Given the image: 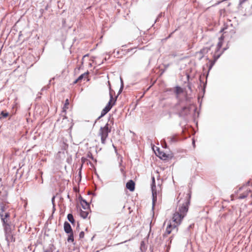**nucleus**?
Instances as JSON below:
<instances>
[{
  "mask_svg": "<svg viewBox=\"0 0 252 252\" xmlns=\"http://www.w3.org/2000/svg\"><path fill=\"white\" fill-rule=\"evenodd\" d=\"M190 193H189L187 194L185 198V202L184 203L182 206H180L178 210H176L173 214L172 221L167 225L166 232L163 235V237H165L167 235L169 234L173 229H176V231H177L178 228H177V227L180 224L183 219L188 211V206L190 203Z\"/></svg>",
  "mask_w": 252,
  "mask_h": 252,
  "instance_id": "f257e3e1",
  "label": "nucleus"
},
{
  "mask_svg": "<svg viewBox=\"0 0 252 252\" xmlns=\"http://www.w3.org/2000/svg\"><path fill=\"white\" fill-rule=\"evenodd\" d=\"M5 240L7 241V245L9 246L10 242H14L15 238L12 229V226L3 228Z\"/></svg>",
  "mask_w": 252,
  "mask_h": 252,
  "instance_id": "f03ea898",
  "label": "nucleus"
},
{
  "mask_svg": "<svg viewBox=\"0 0 252 252\" xmlns=\"http://www.w3.org/2000/svg\"><path fill=\"white\" fill-rule=\"evenodd\" d=\"M111 132V129L109 127V124H106L104 127H101L99 130V134L101 136V141L103 144L105 143V141L108 137V133Z\"/></svg>",
  "mask_w": 252,
  "mask_h": 252,
  "instance_id": "7ed1b4c3",
  "label": "nucleus"
},
{
  "mask_svg": "<svg viewBox=\"0 0 252 252\" xmlns=\"http://www.w3.org/2000/svg\"><path fill=\"white\" fill-rule=\"evenodd\" d=\"M0 218L3 228L12 226V223L10 220L9 212H5L4 214L0 215Z\"/></svg>",
  "mask_w": 252,
  "mask_h": 252,
  "instance_id": "20e7f679",
  "label": "nucleus"
},
{
  "mask_svg": "<svg viewBox=\"0 0 252 252\" xmlns=\"http://www.w3.org/2000/svg\"><path fill=\"white\" fill-rule=\"evenodd\" d=\"M152 183L151 184V189L152 191V208L154 209V207L155 205L156 202L157 200V192L156 190V181L155 178L154 176L152 177Z\"/></svg>",
  "mask_w": 252,
  "mask_h": 252,
  "instance_id": "39448f33",
  "label": "nucleus"
},
{
  "mask_svg": "<svg viewBox=\"0 0 252 252\" xmlns=\"http://www.w3.org/2000/svg\"><path fill=\"white\" fill-rule=\"evenodd\" d=\"M191 106H184L178 113V115L181 118H185L190 114Z\"/></svg>",
  "mask_w": 252,
  "mask_h": 252,
  "instance_id": "423d86ee",
  "label": "nucleus"
},
{
  "mask_svg": "<svg viewBox=\"0 0 252 252\" xmlns=\"http://www.w3.org/2000/svg\"><path fill=\"white\" fill-rule=\"evenodd\" d=\"M111 91H112L111 90V88L110 87V93H109L110 100H109L108 103H107V104L106 105V106H105V107L107 108V109L109 110H111V109L112 108L113 106L115 104V102L117 99V97H116L115 98H113V94H112Z\"/></svg>",
  "mask_w": 252,
  "mask_h": 252,
  "instance_id": "0eeeda50",
  "label": "nucleus"
},
{
  "mask_svg": "<svg viewBox=\"0 0 252 252\" xmlns=\"http://www.w3.org/2000/svg\"><path fill=\"white\" fill-rule=\"evenodd\" d=\"M8 208V202L0 199V215L7 212V209Z\"/></svg>",
  "mask_w": 252,
  "mask_h": 252,
  "instance_id": "6e6552de",
  "label": "nucleus"
},
{
  "mask_svg": "<svg viewBox=\"0 0 252 252\" xmlns=\"http://www.w3.org/2000/svg\"><path fill=\"white\" fill-rule=\"evenodd\" d=\"M210 49L208 48H203L201 49L200 51L196 52V56L198 55H201V57H199V60H201L204 57V55L208 52Z\"/></svg>",
  "mask_w": 252,
  "mask_h": 252,
  "instance_id": "1a4fd4ad",
  "label": "nucleus"
},
{
  "mask_svg": "<svg viewBox=\"0 0 252 252\" xmlns=\"http://www.w3.org/2000/svg\"><path fill=\"white\" fill-rule=\"evenodd\" d=\"M126 187L130 191H132L135 189V183L133 181L130 180L127 182Z\"/></svg>",
  "mask_w": 252,
  "mask_h": 252,
  "instance_id": "9d476101",
  "label": "nucleus"
},
{
  "mask_svg": "<svg viewBox=\"0 0 252 252\" xmlns=\"http://www.w3.org/2000/svg\"><path fill=\"white\" fill-rule=\"evenodd\" d=\"M64 230L65 233H69L73 232L70 224L67 221H65L63 225Z\"/></svg>",
  "mask_w": 252,
  "mask_h": 252,
  "instance_id": "9b49d317",
  "label": "nucleus"
},
{
  "mask_svg": "<svg viewBox=\"0 0 252 252\" xmlns=\"http://www.w3.org/2000/svg\"><path fill=\"white\" fill-rule=\"evenodd\" d=\"M80 203L82 205V208L84 210H90V205L88 202L85 199H84L82 197L80 198Z\"/></svg>",
  "mask_w": 252,
  "mask_h": 252,
  "instance_id": "f8f14e48",
  "label": "nucleus"
},
{
  "mask_svg": "<svg viewBox=\"0 0 252 252\" xmlns=\"http://www.w3.org/2000/svg\"><path fill=\"white\" fill-rule=\"evenodd\" d=\"M167 139L170 144H172L177 142L178 141L179 138L176 135H173L168 137Z\"/></svg>",
  "mask_w": 252,
  "mask_h": 252,
  "instance_id": "ddd939ff",
  "label": "nucleus"
},
{
  "mask_svg": "<svg viewBox=\"0 0 252 252\" xmlns=\"http://www.w3.org/2000/svg\"><path fill=\"white\" fill-rule=\"evenodd\" d=\"M89 210H85V211H83L81 209L80 212V216L83 219L87 218L89 214Z\"/></svg>",
  "mask_w": 252,
  "mask_h": 252,
  "instance_id": "4468645a",
  "label": "nucleus"
},
{
  "mask_svg": "<svg viewBox=\"0 0 252 252\" xmlns=\"http://www.w3.org/2000/svg\"><path fill=\"white\" fill-rule=\"evenodd\" d=\"M183 89L179 86H176L175 88L174 93L176 94V98H178L179 94L183 92Z\"/></svg>",
  "mask_w": 252,
  "mask_h": 252,
  "instance_id": "2eb2a0df",
  "label": "nucleus"
},
{
  "mask_svg": "<svg viewBox=\"0 0 252 252\" xmlns=\"http://www.w3.org/2000/svg\"><path fill=\"white\" fill-rule=\"evenodd\" d=\"M68 221L73 224L75 223V220L72 214H68L67 216Z\"/></svg>",
  "mask_w": 252,
  "mask_h": 252,
  "instance_id": "dca6fc26",
  "label": "nucleus"
},
{
  "mask_svg": "<svg viewBox=\"0 0 252 252\" xmlns=\"http://www.w3.org/2000/svg\"><path fill=\"white\" fill-rule=\"evenodd\" d=\"M110 110L107 109V108H106L105 107L103 109L101 112L100 116L98 118V119H100V118L103 117L104 115H105Z\"/></svg>",
  "mask_w": 252,
  "mask_h": 252,
  "instance_id": "f3484780",
  "label": "nucleus"
},
{
  "mask_svg": "<svg viewBox=\"0 0 252 252\" xmlns=\"http://www.w3.org/2000/svg\"><path fill=\"white\" fill-rule=\"evenodd\" d=\"M9 115V113L6 111H2L0 114V120L2 118H6Z\"/></svg>",
  "mask_w": 252,
  "mask_h": 252,
  "instance_id": "a211bd4d",
  "label": "nucleus"
},
{
  "mask_svg": "<svg viewBox=\"0 0 252 252\" xmlns=\"http://www.w3.org/2000/svg\"><path fill=\"white\" fill-rule=\"evenodd\" d=\"M68 234H69V235H68V236L67 238V241L68 242H73V241H74L73 232H72Z\"/></svg>",
  "mask_w": 252,
  "mask_h": 252,
  "instance_id": "6ab92c4d",
  "label": "nucleus"
},
{
  "mask_svg": "<svg viewBox=\"0 0 252 252\" xmlns=\"http://www.w3.org/2000/svg\"><path fill=\"white\" fill-rule=\"evenodd\" d=\"M88 74V73L87 72V73H84L82 74H81V75H80L78 78L77 79V81H80L81 80H82L83 78H86L87 77V75Z\"/></svg>",
  "mask_w": 252,
  "mask_h": 252,
  "instance_id": "aec40b11",
  "label": "nucleus"
},
{
  "mask_svg": "<svg viewBox=\"0 0 252 252\" xmlns=\"http://www.w3.org/2000/svg\"><path fill=\"white\" fill-rule=\"evenodd\" d=\"M159 157L161 159H165L166 158H167V156L166 154L162 152H159Z\"/></svg>",
  "mask_w": 252,
  "mask_h": 252,
  "instance_id": "412c9836",
  "label": "nucleus"
},
{
  "mask_svg": "<svg viewBox=\"0 0 252 252\" xmlns=\"http://www.w3.org/2000/svg\"><path fill=\"white\" fill-rule=\"evenodd\" d=\"M172 238H173V236L170 237L169 238L167 242H166V244L165 246L167 247V250H168L170 249V244L172 242Z\"/></svg>",
  "mask_w": 252,
  "mask_h": 252,
  "instance_id": "4be33fe9",
  "label": "nucleus"
},
{
  "mask_svg": "<svg viewBox=\"0 0 252 252\" xmlns=\"http://www.w3.org/2000/svg\"><path fill=\"white\" fill-rule=\"evenodd\" d=\"M172 238H173V236L170 237L169 238L167 242H166V244L165 246L167 247V250H168L170 249V244L172 242Z\"/></svg>",
  "mask_w": 252,
  "mask_h": 252,
  "instance_id": "5701e85b",
  "label": "nucleus"
},
{
  "mask_svg": "<svg viewBox=\"0 0 252 252\" xmlns=\"http://www.w3.org/2000/svg\"><path fill=\"white\" fill-rule=\"evenodd\" d=\"M248 196V193L244 192L239 195L238 198L240 199H244V198H246Z\"/></svg>",
  "mask_w": 252,
  "mask_h": 252,
  "instance_id": "b1692460",
  "label": "nucleus"
},
{
  "mask_svg": "<svg viewBox=\"0 0 252 252\" xmlns=\"http://www.w3.org/2000/svg\"><path fill=\"white\" fill-rule=\"evenodd\" d=\"M209 62H210V64L209 67V70H210L212 68V67L216 63V61L214 60L213 61L210 60Z\"/></svg>",
  "mask_w": 252,
  "mask_h": 252,
  "instance_id": "393cba45",
  "label": "nucleus"
},
{
  "mask_svg": "<svg viewBox=\"0 0 252 252\" xmlns=\"http://www.w3.org/2000/svg\"><path fill=\"white\" fill-rule=\"evenodd\" d=\"M55 196H54L52 198V204H53V212L55 211V203H54V201H55Z\"/></svg>",
  "mask_w": 252,
  "mask_h": 252,
  "instance_id": "a878e982",
  "label": "nucleus"
},
{
  "mask_svg": "<svg viewBox=\"0 0 252 252\" xmlns=\"http://www.w3.org/2000/svg\"><path fill=\"white\" fill-rule=\"evenodd\" d=\"M217 46H218V49H217V51H219L220 50V49L221 47L222 46V42L221 41H220V42H218V45H217Z\"/></svg>",
  "mask_w": 252,
  "mask_h": 252,
  "instance_id": "bb28decb",
  "label": "nucleus"
},
{
  "mask_svg": "<svg viewBox=\"0 0 252 252\" xmlns=\"http://www.w3.org/2000/svg\"><path fill=\"white\" fill-rule=\"evenodd\" d=\"M220 54H219V55H217L215 54L214 55V60L216 62L217 60L220 57Z\"/></svg>",
  "mask_w": 252,
  "mask_h": 252,
  "instance_id": "cd10ccee",
  "label": "nucleus"
},
{
  "mask_svg": "<svg viewBox=\"0 0 252 252\" xmlns=\"http://www.w3.org/2000/svg\"><path fill=\"white\" fill-rule=\"evenodd\" d=\"M84 231H81L79 233V238L80 239L83 238L84 237Z\"/></svg>",
  "mask_w": 252,
  "mask_h": 252,
  "instance_id": "c85d7f7f",
  "label": "nucleus"
},
{
  "mask_svg": "<svg viewBox=\"0 0 252 252\" xmlns=\"http://www.w3.org/2000/svg\"><path fill=\"white\" fill-rule=\"evenodd\" d=\"M144 247H145L144 242L143 241H142L141 243V246H140L141 250H142L143 248H144Z\"/></svg>",
  "mask_w": 252,
  "mask_h": 252,
  "instance_id": "c756f323",
  "label": "nucleus"
},
{
  "mask_svg": "<svg viewBox=\"0 0 252 252\" xmlns=\"http://www.w3.org/2000/svg\"><path fill=\"white\" fill-rule=\"evenodd\" d=\"M120 79H121V89H123L124 88V82H123V79L122 78H120Z\"/></svg>",
  "mask_w": 252,
  "mask_h": 252,
  "instance_id": "7c9ffc66",
  "label": "nucleus"
},
{
  "mask_svg": "<svg viewBox=\"0 0 252 252\" xmlns=\"http://www.w3.org/2000/svg\"><path fill=\"white\" fill-rule=\"evenodd\" d=\"M194 225V224L193 223L190 224L188 227V230H189L190 229L192 228Z\"/></svg>",
  "mask_w": 252,
  "mask_h": 252,
  "instance_id": "2f4dec72",
  "label": "nucleus"
},
{
  "mask_svg": "<svg viewBox=\"0 0 252 252\" xmlns=\"http://www.w3.org/2000/svg\"><path fill=\"white\" fill-rule=\"evenodd\" d=\"M69 104L68 99H66L65 100V103L64 104V107H66V105Z\"/></svg>",
  "mask_w": 252,
  "mask_h": 252,
  "instance_id": "473e14b6",
  "label": "nucleus"
},
{
  "mask_svg": "<svg viewBox=\"0 0 252 252\" xmlns=\"http://www.w3.org/2000/svg\"><path fill=\"white\" fill-rule=\"evenodd\" d=\"M44 252H52V250L51 249H48L45 250Z\"/></svg>",
  "mask_w": 252,
  "mask_h": 252,
  "instance_id": "72a5a7b5",
  "label": "nucleus"
},
{
  "mask_svg": "<svg viewBox=\"0 0 252 252\" xmlns=\"http://www.w3.org/2000/svg\"><path fill=\"white\" fill-rule=\"evenodd\" d=\"M162 16H163V13H160V14H158V18L160 19Z\"/></svg>",
  "mask_w": 252,
  "mask_h": 252,
  "instance_id": "f704fd0d",
  "label": "nucleus"
},
{
  "mask_svg": "<svg viewBox=\"0 0 252 252\" xmlns=\"http://www.w3.org/2000/svg\"><path fill=\"white\" fill-rule=\"evenodd\" d=\"M163 147H165V148L167 147V144L166 143V142L165 141L164 142V143L163 144Z\"/></svg>",
  "mask_w": 252,
  "mask_h": 252,
  "instance_id": "c9c22d12",
  "label": "nucleus"
},
{
  "mask_svg": "<svg viewBox=\"0 0 252 252\" xmlns=\"http://www.w3.org/2000/svg\"><path fill=\"white\" fill-rule=\"evenodd\" d=\"M250 192H251V190L250 189H249V190H248V189H247V190H246V192H245V193H248V194H249V193H250Z\"/></svg>",
  "mask_w": 252,
  "mask_h": 252,
  "instance_id": "e433bc0d",
  "label": "nucleus"
},
{
  "mask_svg": "<svg viewBox=\"0 0 252 252\" xmlns=\"http://www.w3.org/2000/svg\"><path fill=\"white\" fill-rule=\"evenodd\" d=\"M88 157H89V158H92V159H94V158H93V156H92V155L91 154V155H90V156L89 155H88Z\"/></svg>",
  "mask_w": 252,
  "mask_h": 252,
  "instance_id": "4c0bfd02",
  "label": "nucleus"
},
{
  "mask_svg": "<svg viewBox=\"0 0 252 252\" xmlns=\"http://www.w3.org/2000/svg\"><path fill=\"white\" fill-rule=\"evenodd\" d=\"M159 20V18H158V17H157V19H156L155 23H156L157 22H158Z\"/></svg>",
  "mask_w": 252,
  "mask_h": 252,
  "instance_id": "58836bf2",
  "label": "nucleus"
},
{
  "mask_svg": "<svg viewBox=\"0 0 252 252\" xmlns=\"http://www.w3.org/2000/svg\"><path fill=\"white\" fill-rule=\"evenodd\" d=\"M123 89H121V87L120 89V90H119V94H120L122 92Z\"/></svg>",
  "mask_w": 252,
  "mask_h": 252,
  "instance_id": "ea45409f",
  "label": "nucleus"
},
{
  "mask_svg": "<svg viewBox=\"0 0 252 252\" xmlns=\"http://www.w3.org/2000/svg\"><path fill=\"white\" fill-rule=\"evenodd\" d=\"M192 145L194 147L195 146V141L193 139L192 140Z\"/></svg>",
  "mask_w": 252,
  "mask_h": 252,
  "instance_id": "a19ab883",
  "label": "nucleus"
},
{
  "mask_svg": "<svg viewBox=\"0 0 252 252\" xmlns=\"http://www.w3.org/2000/svg\"><path fill=\"white\" fill-rule=\"evenodd\" d=\"M78 82H79V81H77V79H76V80L74 81L73 84H76V83H77Z\"/></svg>",
  "mask_w": 252,
  "mask_h": 252,
  "instance_id": "79ce46f5",
  "label": "nucleus"
},
{
  "mask_svg": "<svg viewBox=\"0 0 252 252\" xmlns=\"http://www.w3.org/2000/svg\"><path fill=\"white\" fill-rule=\"evenodd\" d=\"M220 40V41L221 40H223V37L222 36H221L220 38H219Z\"/></svg>",
  "mask_w": 252,
  "mask_h": 252,
  "instance_id": "37998d69",
  "label": "nucleus"
},
{
  "mask_svg": "<svg viewBox=\"0 0 252 252\" xmlns=\"http://www.w3.org/2000/svg\"><path fill=\"white\" fill-rule=\"evenodd\" d=\"M46 89L45 87H43L42 89V91H43V90H45Z\"/></svg>",
  "mask_w": 252,
  "mask_h": 252,
  "instance_id": "c03bdc74",
  "label": "nucleus"
},
{
  "mask_svg": "<svg viewBox=\"0 0 252 252\" xmlns=\"http://www.w3.org/2000/svg\"><path fill=\"white\" fill-rule=\"evenodd\" d=\"M196 108H195L194 109V110H194V111H196Z\"/></svg>",
  "mask_w": 252,
  "mask_h": 252,
  "instance_id": "a18cd8bd",
  "label": "nucleus"
},
{
  "mask_svg": "<svg viewBox=\"0 0 252 252\" xmlns=\"http://www.w3.org/2000/svg\"><path fill=\"white\" fill-rule=\"evenodd\" d=\"M199 55V57L198 58H199V57H201V55Z\"/></svg>",
  "mask_w": 252,
  "mask_h": 252,
  "instance_id": "49530a36",
  "label": "nucleus"
},
{
  "mask_svg": "<svg viewBox=\"0 0 252 252\" xmlns=\"http://www.w3.org/2000/svg\"><path fill=\"white\" fill-rule=\"evenodd\" d=\"M67 197H68V198H69V195H67Z\"/></svg>",
  "mask_w": 252,
  "mask_h": 252,
  "instance_id": "de8ad7c7",
  "label": "nucleus"
}]
</instances>
